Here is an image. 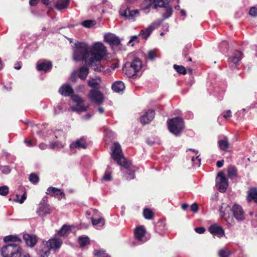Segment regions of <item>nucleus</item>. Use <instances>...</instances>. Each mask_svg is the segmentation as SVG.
<instances>
[{
  "instance_id": "obj_1",
  "label": "nucleus",
  "mask_w": 257,
  "mask_h": 257,
  "mask_svg": "<svg viewBox=\"0 0 257 257\" xmlns=\"http://www.w3.org/2000/svg\"><path fill=\"white\" fill-rule=\"evenodd\" d=\"M106 48L102 43L96 42L91 46L83 42L74 44L73 58L75 61H84L95 71H103L100 62L106 54Z\"/></svg>"
},
{
  "instance_id": "obj_2",
  "label": "nucleus",
  "mask_w": 257,
  "mask_h": 257,
  "mask_svg": "<svg viewBox=\"0 0 257 257\" xmlns=\"http://www.w3.org/2000/svg\"><path fill=\"white\" fill-rule=\"evenodd\" d=\"M111 151L112 153L111 155L112 159L115 161L119 165L127 169V172L125 176L126 179L127 180L134 179L135 178V173L130 169L131 164L123 157L121 152L120 145L117 143H114L111 148Z\"/></svg>"
},
{
  "instance_id": "obj_3",
  "label": "nucleus",
  "mask_w": 257,
  "mask_h": 257,
  "mask_svg": "<svg viewBox=\"0 0 257 257\" xmlns=\"http://www.w3.org/2000/svg\"><path fill=\"white\" fill-rule=\"evenodd\" d=\"M142 68V63L141 60L138 58H136L132 62H127L125 64L123 68V71L127 77L135 78L139 75Z\"/></svg>"
},
{
  "instance_id": "obj_4",
  "label": "nucleus",
  "mask_w": 257,
  "mask_h": 257,
  "mask_svg": "<svg viewBox=\"0 0 257 257\" xmlns=\"http://www.w3.org/2000/svg\"><path fill=\"white\" fill-rule=\"evenodd\" d=\"M169 131L175 136L179 135L184 128V122L180 117H175L167 121Z\"/></svg>"
},
{
  "instance_id": "obj_5",
  "label": "nucleus",
  "mask_w": 257,
  "mask_h": 257,
  "mask_svg": "<svg viewBox=\"0 0 257 257\" xmlns=\"http://www.w3.org/2000/svg\"><path fill=\"white\" fill-rule=\"evenodd\" d=\"M1 254L3 257H21V248L15 243H10L2 248Z\"/></svg>"
},
{
  "instance_id": "obj_6",
  "label": "nucleus",
  "mask_w": 257,
  "mask_h": 257,
  "mask_svg": "<svg viewBox=\"0 0 257 257\" xmlns=\"http://www.w3.org/2000/svg\"><path fill=\"white\" fill-rule=\"evenodd\" d=\"M62 243V240L57 238L51 239L49 241L43 243L44 248L40 251L39 253L40 257H48L51 249L59 248Z\"/></svg>"
},
{
  "instance_id": "obj_7",
  "label": "nucleus",
  "mask_w": 257,
  "mask_h": 257,
  "mask_svg": "<svg viewBox=\"0 0 257 257\" xmlns=\"http://www.w3.org/2000/svg\"><path fill=\"white\" fill-rule=\"evenodd\" d=\"M230 211H231V207L227 203H222L219 208L220 215L222 218H224L228 226L232 225L234 223L233 217L229 215Z\"/></svg>"
},
{
  "instance_id": "obj_8",
  "label": "nucleus",
  "mask_w": 257,
  "mask_h": 257,
  "mask_svg": "<svg viewBox=\"0 0 257 257\" xmlns=\"http://www.w3.org/2000/svg\"><path fill=\"white\" fill-rule=\"evenodd\" d=\"M71 99L75 103V105L71 107L72 111L80 113L87 110L88 105H85L83 99L79 96L76 95H72Z\"/></svg>"
},
{
  "instance_id": "obj_9",
  "label": "nucleus",
  "mask_w": 257,
  "mask_h": 257,
  "mask_svg": "<svg viewBox=\"0 0 257 257\" xmlns=\"http://www.w3.org/2000/svg\"><path fill=\"white\" fill-rule=\"evenodd\" d=\"M162 21L163 20H159L154 22L146 29L141 30L139 36L142 37L143 39L147 40L152 33V31L160 26Z\"/></svg>"
},
{
  "instance_id": "obj_10",
  "label": "nucleus",
  "mask_w": 257,
  "mask_h": 257,
  "mask_svg": "<svg viewBox=\"0 0 257 257\" xmlns=\"http://www.w3.org/2000/svg\"><path fill=\"white\" fill-rule=\"evenodd\" d=\"M51 208L47 203L46 198H43L39 203V207L37 210V213L41 217H44L46 215L50 214Z\"/></svg>"
},
{
  "instance_id": "obj_11",
  "label": "nucleus",
  "mask_w": 257,
  "mask_h": 257,
  "mask_svg": "<svg viewBox=\"0 0 257 257\" xmlns=\"http://www.w3.org/2000/svg\"><path fill=\"white\" fill-rule=\"evenodd\" d=\"M216 186L221 192H224L228 187V181L223 173L218 174L216 179Z\"/></svg>"
},
{
  "instance_id": "obj_12",
  "label": "nucleus",
  "mask_w": 257,
  "mask_h": 257,
  "mask_svg": "<svg viewBox=\"0 0 257 257\" xmlns=\"http://www.w3.org/2000/svg\"><path fill=\"white\" fill-rule=\"evenodd\" d=\"M231 211L234 217L238 221H241L245 219V213L241 206L234 204L231 207Z\"/></svg>"
},
{
  "instance_id": "obj_13",
  "label": "nucleus",
  "mask_w": 257,
  "mask_h": 257,
  "mask_svg": "<svg viewBox=\"0 0 257 257\" xmlns=\"http://www.w3.org/2000/svg\"><path fill=\"white\" fill-rule=\"evenodd\" d=\"M89 98L91 101L98 105L100 104L103 101V97L102 93L97 90H91L89 94Z\"/></svg>"
},
{
  "instance_id": "obj_14",
  "label": "nucleus",
  "mask_w": 257,
  "mask_h": 257,
  "mask_svg": "<svg viewBox=\"0 0 257 257\" xmlns=\"http://www.w3.org/2000/svg\"><path fill=\"white\" fill-rule=\"evenodd\" d=\"M139 10L131 11L128 8L126 9H121L119 11L120 15L126 19L135 20V18L139 15Z\"/></svg>"
},
{
  "instance_id": "obj_15",
  "label": "nucleus",
  "mask_w": 257,
  "mask_h": 257,
  "mask_svg": "<svg viewBox=\"0 0 257 257\" xmlns=\"http://www.w3.org/2000/svg\"><path fill=\"white\" fill-rule=\"evenodd\" d=\"M146 230L142 226L137 227L135 230V236L136 239L140 244L143 243L147 241L145 237Z\"/></svg>"
},
{
  "instance_id": "obj_16",
  "label": "nucleus",
  "mask_w": 257,
  "mask_h": 257,
  "mask_svg": "<svg viewBox=\"0 0 257 257\" xmlns=\"http://www.w3.org/2000/svg\"><path fill=\"white\" fill-rule=\"evenodd\" d=\"M209 230L211 234L219 238L225 236L224 231L222 227L218 225L217 224L211 225L209 228Z\"/></svg>"
},
{
  "instance_id": "obj_17",
  "label": "nucleus",
  "mask_w": 257,
  "mask_h": 257,
  "mask_svg": "<svg viewBox=\"0 0 257 257\" xmlns=\"http://www.w3.org/2000/svg\"><path fill=\"white\" fill-rule=\"evenodd\" d=\"M155 115V112L153 110H148L141 116V123L143 124L149 123L154 119Z\"/></svg>"
},
{
  "instance_id": "obj_18",
  "label": "nucleus",
  "mask_w": 257,
  "mask_h": 257,
  "mask_svg": "<svg viewBox=\"0 0 257 257\" xmlns=\"http://www.w3.org/2000/svg\"><path fill=\"white\" fill-rule=\"evenodd\" d=\"M52 63L49 61H39L37 64V68L38 71L47 72L51 69Z\"/></svg>"
},
{
  "instance_id": "obj_19",
  "label": "nucleus",
  "mask_w": 257,
  "mask_h": 257,
  "mask_svg": "<svg viewBox=\"0 0 257 257\" xmlns=\"http://www.w3.org/2000/svg\"><path fill=\"white\" fill-rule=\"evenodd\" d=\"M46 193L51 196L57 197L59 199H62L65 195L61 190L53 187H49L47 190Z\"/></svg>"
},
{
  "instance_id": "obj_20",
  "label": "nucleus",
  "mask_w": 257,
  "mask_h": 257,
  "mask_svg": "<svg viewBox=\"0 0 257 257\" xmlns=\"http://www.w3.org/2000/svg\"><path fill=\"white\" fill-rule=\"evenodd\" d=\"M104 40L106 42L112 46H117L119 45L120 42L118 37L111 33L105 34L104 35Z\"/></svg>"
},
{
  "instance_id": "obj_21",
  "label": "nucleus",
  "mask_w": 257,
  "mask_h": 257,
  "mask_svg": "<svg viewBox=\"0 0 257 257\" xmlns=\"http://www.w3.org/2000/svg\"><path fill=\"white\" fill-rule=\"evenodd\" d=\"M242 53L241 51H236L233 54L232 56L228 58V63L230 64H232L235 66L237 65L242 59Z\"/></svg>"
},
{
  "instance_id": "obj_22",
  "label": "nucleus",
  "mask_w": 257,
  "mask_h": 257,
  "mask_svg": "<svg viewBox=\"0 0 257 257\" xmlns=\"http://www.w3.org/2000/svg\"><path fill=\"white\" fill-rule=\"evenodd\" d=\"M23 238L26 244L31 247L34 246L37 242V236L34 235L25 234L23 235Z\"/></svg>"
},
{
  "instance_id": "obj_23",
  "label": "nucleus",
  "mask_w": 257,
  "mask_h": 257,
  "mask_svg": "<svg viewBox=\"0 0 257 257\" xmlns=\"http://www.w3.org/2000/svg\"><path fill=\"white\" fill-rule=\"evenodd\" d=\"M59 92L64 96H70L73 93L72 87L68 84L63 85L59 90Z\"/></svg>"
},
{
  "instance_id": "obj_24",
  "label": "nucleus",
  "mask_w": 257,
  "mask_h": 257,
  "mask_svg": "<svg viewBox=\"0 0 257 257\" xmlns=\"http://www.w3.org/2000/svg\"><path fill=\"white\" fill-rule=\"evenodd\" d=\"M70 148L71 149H85L86 148V144L84 139L81 138L71 144L70 145Z\"/></svg>"
},
{
  "instance_id": "obj_25",
  "label": "nucleus",
  "mask_w": 257,
  "mask_h": 257,
  "mask_svg": "<svg viewBox=\"0 0 257 257\" xmlns=\"http://www.w3.org/2000/svg\"><path fill=\"white\" fill-rule=\"evenodd\" d=\"M247 201H252L257 203V189L254 188H250L247 192Z\"/></svg>"
},
{
  "instance_id": "obj_26",
  "label": "nucleus",
  "mask_w": 257,
  "mask_h": 257,
  "mask_svg": "<svg viewBox=\"0 0 257 257\" xmlns=\"http://www.w3.org/2000/svg\"><path fill=\"white\" fill-rule=\"evenodd\" d=\"M152 0H144L141 6V9L144 11L146 14H149L150 10L151 8H153V6Z\"/></svg>"
},
{
  "instance_id": "obj_27",
  "label": "nucleus",
  "mask_w": 257,
  "mask_h": 257,
  "mask_svg": "<svg viewBox=\"0 0 257 257\" xmlns=\"http://www.w3.org/2000/svg\"><path fill=\"white\" fill-rule=\"evenodd\" d=\"M111 88L114 92L119 93L124 90L125 86L122 81H117L113 83Z\"/></svg>"
},
{
  "instance_id": "obj_28",
  "label": "nucleus",
  "mask_w": 257,
  "mask_h": 257,
  "mask_svg": "<svg viewBox=\"0 0 257 257\" xmlns=\"http://www.w3.org/2000/svg\"><path fill=\"white\" fill-rule=\"evenodd\" d=\"M69 0H58L55 7L58 10H62L67 8Z\"/></svg>"
},
{
  "instance_id": "obj_29",
  "label": "nucleus",
  "mask_w": 257,
  "mask_h": 257,
  "mask_svg": "<svg viewBox=\"0 0 257 257\" xmlns=\"http://www.w3.org/2000/svg\"><path fill=\"white\" fill-rule=\"evenodd\" d=\"M170 0H152L153 2V9H156L157 7H166V5H168Z\"/></svg>"
},
{
  "instance_id": "obj_30",
  "label": "nucleus",
  "mask_w": 257,
  "mask_h": 257,
  "mask_svg": "<svg viewBox=\"0 0 257 257\" xmlns=\"http://www.w3.org/2000/svg\"><path fill=\"white\" fill-rule=\"evenodd\" d=\"M89 73V69L86 66H83L79 69L78 77L82 80H85Z\"/></svg>"
},
{
  "instance_id": "obj_31",
  "label": "nucleus",
  "mask_w": 257,
  "mask_h": 257,
  "mask_svg": "<svg viewBox=\"0 0 257 257\" xmlns=\"http://www.w3.org/2000/svg\"><path fill=\"white\" fill-rule=\"evenodd\" d=\"M101 79L99 77L90 78L88 81V85L93 88H97L101 83Z\"/></svg>"
},
{
  "instance_id": "obj_32",
  "label": "nucleus",
  "mask_w": 257,
  "mask_h": 257,
  "mask_svg": "<svg viewBox=\"0 0 257 257\" xmlns=\"http://www.w3.org/2000/svg\"><path fill=\"white\" fill-rule=\"evenodd\" d=\"M71 232V226L64 225L61 229L59 230L58 233L59 235L62 236H67Z\"/></svg>"
},
{
  "instance_id": "obj_33",
  "label": "nucleus",
  "mask_w": 257,
  "mask_h": 257,
  "mask_svg": "<svg viewBox=\"0 0 257 257\" xmlns=\"http://www.w3.org/2000/svg\"><path fill=\"white\" fill-rule=\"evenodd\" d=\"M218 144L220 149L222 151H226L229 148V144L226 138L219 140Z\"/></svg>"
},
{
  "instance_id": "obj_34",
  "label": "nucleus",
  "mask_w": 257,
  "mask_h": 257,
  "mask_svg": "<svg viewBox=\"0 0 257 257\" xmlns=\"http://www.w3.org/2000/svg\"><path fill=\"white\" fill-rule=\"evenodd\" d=\"M92 223L93 225L98 227H102L104 224V220L103 218H99L97 219L91 218Z\"/></svg>"
},
{
  "instance_id": "obj_35",
  "label": "nucleus",
  "mask_w": 257,
  "mask_h": 257,
  "mask_svg": "<svg viewBox=\"0 0 257 257\" xmlns=\"http://www.w3.org/2000/svg\"><path fill=\"white\" fill-rule=\"evenodd\" d=\"M164 8H165V12L163 14V20L170 17L172 15L173 12L172 8L171 7H169L168 5H166V7Z\"/></svg>"
},
{
  "instance_id": "obj_36",
  "label": "nucleus",
  "mask_w": 257,
  "mask_h": 257,
  "mask_svg": "<svg viewBox=\"0 0 257 257\" xmlns=\"http://www.w3.org/2000/svg\"><path fill=\"white\" fill-rule=\"evenodd\" d=\"M81 24L85 28H90L96 24V22L94 20H87L83 21Z\"/></svg>"
},
{
  "instance_id": "obj_37",
  "label": "nucleus",
  "mask_w": 257,
  "mask_h": 257,
  "mask_svg": "<svg viewBox=\"0 0 257 257\" xmlns=\"http://www.w3.org/2000/svg\"><path fill=\"white\" fill-rule=\"evenodd\" d=\"M143 215L147 219H152L153 218L154 213L149 208H146L144 210Z\"/></svg>"
},
{
  "instance_id": "obj_38",
  "label": "nucleus",
  "mask_w": 257,
  "mask_h": 257,
  "mask_svg": "<svg viewBox=\"0 0 257 257\" xmlns=\"http://www.w3.org/2000/svg\"><path fill=\"white\" fill-rule=\"evenodd\" d=\"M64 146V144L63 143L59 142L58 141L52 142L50 144V148L52 149H54L56 148L61 149L63 148Z\"/></svg>"
},
{
  "instance_id": "obj_39",
  "label": "nucleus",
  "mask_w": 257,
  "mask_h": 257,
  "mask_svg": "<svg viewBox=\"0 0 257 257\" xmlns=\"http://www.w3.org/2000/svg\"><path fill=\"white\" fill-rule=\"evenodd\" d=\"M232 252L227 249H221L218 251V255L220 257H229Z\"/></svg>"
},
{
  "instance_id": "obj_40",
  "label": "nucleus",
  "mask_w": 257,
  "mask_h": 257,
  "mask_svg": "<svg viewBox=\"0 0 257 257\" xmlns=\"http://www.w3.org/2000/svg\"><path fill=\"white\" fill-rule=\"evenodd\" d=\"M79 242L80 245L84 247L89 243V238L87 236H80L79 237Z\"/></svg>"
},
{
  "instance_id": "obj_41",
  "label": "nucleus",
  "mask_w": 257,
  "mask_h": 257,
  "mask_svg": "<svg viewBox=\"0 0 257 257\" xmlns=\"http://www.w3.org/2000/svg\"><path fill=\"white\" fill-rule=\"evenodd\" d=\"M236 169L233 166H230L228 169V176L230 178H233L236 176Z\"/></svg>"
},
{
  "instance_id": "obj_42",
  "label": "nucleus",
  "mask_w": 257,
  "mask_h": 257,
  "mask_svg": "<svg viewBox=\"0 0 257 257\" xmlns=\"http://www.w3.org/2000/svg\"><path fill=\"white\" fill-rule=\"evenodd\" d=\"M174 68L177 72L180 74H185L186 73L185 67L182 66H179L175 64L174 65Z\"/></svg>"
},
{
  "instance_id": "obj_43",
  "label": "nucleus",
  "mask_w": 257,
  "mask_h": 257,
  "mask_svg": "<svg viewBox=\"0 0 257 257\" xmlns=\"http://www.w3.org/2000/svg\"><path fill=\"white\" fill-rule=\"evenodd\" d=\"M19 239V238L13 235H9L5 236L4 238V240L5 242H9V241H16Z\"/></svg>"
},
{
  "instance_id": "obj_44",
  "label": "nucleus",
  "mask_w": 257,
  "mask_h": 257,
  "mask_svg": "<svg viewBox=\"0 0 257 257\" xmlns=\"http://www.w3.org/2000/svg\"><path fill=\"white\" fill-rule=\"evenodd\" d=\"M29 180L33 183H36L39 181V177L36 174L32 173L29 176Z\"/></svg>"
},
{
  "instance_id": "obj_45",
  "label": "nucleus",
  "mask_w": 257,
  "mask_h": 257,
  "mask_svg": "<svg viewBox=\"0 0 257 257\" xmlns=\"http://www.w3.org/2000/svg\"><path fill=\"white\" fill-rule=\"evenodd\" d=\"M9 192V188L7 186L0 187V194L3 196L6 195Z\"/></svg>"
},
{
  "instance_id": "obj_46",
  "label": "nucleus",
  "mask_w": 257,
  "mask_h": 257,
  "mask_svg": "<svg viewBox=\"0 0 257 257\" xmlns=\"http://www.w3.org/2000/svg\"><path fill=\"white\" fill-rule=\"evenodd\" d=\"M96 257H110L104 251L100 250L95 253Z\"/></svg>"
},
{
  "instance_id": "obj_47",
  "label": "nucleus",
  "mask_w": 257,
  "mask_h": 257,
  "mask_svg": "<svg viewBox=\"0 0 257 257\" xmlns=\"http://www.w3.org/2000/svg\"><path fill=\"white\" fill-rule=\"evenodd\" d=\"M249 14L250 16L252 17H256L257 16V8L253 7H251L250 9Z\"/></svg>"
},
{
  "instance_id": "obj_48",
  "label": "nucleus",
  "mask_w": 257,
  "mask_h": 257,
  "mask_svg": "<svg viewBox=\"0 0 257 257\" xmlns=\"http://www.w3.org/2000/svg\"><path fill=\"white\" fill-rule=\"evenodd\" d=\"M222 115L224 118L227 119L228 118H229V117H231V116H232L231 111H230V110H228L226 111H224L222 113Z\"/></svg>"
},
{
  "instance_id": "obj_49",
  "label": "nucleus",
  "mask_w": 257,
  "mask_h": 257,
  "mask_svg": "<svg viewBox=\"0 0 257 257\" xmlns=\"http://www.w3.org/2000/svg\"><path fill=\"white\" fill-rule=\"evenodd\" d=\"M103 180L106 181H110L112 179L111 175L110 173L106 172L103 176Z\"/></svg>"
},
{
  "instance_id": "obj_50",
  "label": "nucleus",
  "mask_w": 257,
  "mask_h": 257,
  "mask_svg": "<svg viewBox=\"0 0 257 257\" xmlns=\"http://www.w3.org/2000/svg\"><path fill=\"white\" fill-rule=\"evenodd\" d=\"M16 197H17V199H15V201H19V202L20 203L22 204L24 202V201L26 200L27 196H26V193H24L23 194V195L22 196L21 199L19 201H18V199L19 198V195H17Z\"/></svg>"
},
{
  "instance_id": "obj_51",
  "label": "nucleus",
  "mask_w": 257,
  "mask_h": 257,
  "mask_svg": "<svg viewBox=\"0 0 257 257\" xmlns=\"http://www.w3.org/2000/svg\"><path fill=\"white\" fill-rule=\"evenodd\" d=\"M1 170L4 174H8L10 172V169L8 166H3L1 168Z\"/></svg>"
},
{
  "instance_id": "obj_52",
  "label": "nucleus",
  "mask_w": 257,
  "mask_h": 257,
  "mask_svg": "<svg viewBox=\"0 0 257 257\" xmlns=\"http://www.w3.org/2000/svg\"><path fill=\"white\" fill-rule=\"evenodd\" d=\"M139 41L138 36L137 35L133 36L131 37L128 43L131 44L133 42L138 43Z\"/></svg>"
},
{
  "instance_id": "obj_53",
  "label": "nucleus",
  "mask_w": 257,
  "mask_h": 257,
  "mask_svg": "<svg viewBox=\"0 0 257 257\" xmlns=\"http://www.w3.org/2000/svg\"><path fill=\"white\" fill-rule=\"evenodd\" d=\"M148 57L150 59L153 60L156 57L155 52L153 50L150 51L148 53Z\"/></svg>"
},
{
  "instance_id": "obj_54",
  "label": "nucleus",
  "mask_w": 257,
  "mask_h": 257,
  "mask_svg": "<svg viewBox=\"0 0 257 257\" xmlns=\"http://www.w3.org/2000/svg\"><path fill=\"white\" fill-rule=\"evenodd\" d=\"M195 230L196 232L201 234L204 232L205 229L203 227H200L195 228Z\"/></svg>"
},
{
  "instance_id": "obj_55",
  "label": "nucleus",
  "mask_w": 257,
  "mask_h": 257,
  "mask_svg": "<svg viewBox=\"0 0 257 257\" xmlns=\"http://www.w3.org/2000/svg\"><path fill=\"white\" fill-rule=\"evenodd\" d=\"M70 79L72 82H74L76 81V80L77 79V77L76 75V73L75 72H74L71 74Z\"/></svg>"
},
{
  "instance_id": "obj_56",
  "label": "nucleus",
  "mask_w": 257,
  "mask_h": 257,
  "mask_svg": "<svg viewBox=\"0 0 257 257\" xmlns=\"http://www.w3.org/2000/svg\"><path fill=\"white\" fill-rule=\"evenodd\" d=\"M198 206L197 203L193 204L191 206V210L194 212H196L198 211Z\"/></svg>"
},
{
  "instance_id": "obj_57",
  "label": "nucleus",
  "mask_w": 257,
  "mask_h": 257,
  "mask_svg": "<svg viewBox=\"0 0 257 257\" xmlns=\"http://www.w3.org/2000/svg\"><path fill=\"white\" fill-rule=\"evenodd\" d=\"M40 0H30L29 3L30 5L35 6H36L38 3L39 2Z\"/></svg>"
},
{
  "instance_id": "obj_58",
  "label": "nucleus",
  "mask_w": 257,
  "mask_h": 257,
  "mask_svg": "<svg viewBox=\"0 0 257 257\" xmlns=\"http://www.w3.org/2000/svg\"><path fill=\"white\" fill-rule=\"evenodd\" d=\"M199 155H198L196 158H195L194 157H192V162H194L195 159H197L198 161V166H199L200 165V164H201V159L199 158Z\"/></svg>"
},
{
  "instance_id": "obj_59",
  "label": "nucleus",
  "mask_w": 257,
  "mask_h": 257,
  "mask_svg": "<svg viewBox=\"0 0 257 257\" xmlns=\"http://www.w3.org/2000/svg\"><path fill=\"white\" fill-rule=\"evenodd\" d=\"M62 109V108L61 107V105H59L57 106V107L56 108H55V110H54L55 113L56 114L58 113Z\"/></svg>"
},
{
  "instance_id": "obj_60",
  "label": "nucleus",
  "mask_w": 257,
  "mask_h": 257,
  "mask_svg": "<svg viewBox=\"0 0 257 257\" xmlns=\"http://www.w3.org/2000/svg\"><path fill=\"white\" fill-rule=\"evenodd\" d=\"M92 114H90V113H88L85 115H83L82 116V118L84 120H88L89 119V118H91V117L92 116Z\"/></svg>"
},
{
  "instance_id": "obj_61",
  "label": "nucleus",
  "mask_w": 257,
  "mask_h": 257,
  "mask_svg": "<svg viewBox=\"0 0 257 257\" xmlns=\"http://www.w3.org/2000/svg\"><path fill=\"white\" fill-rule=\"evenodd\" d=\"M39 148L41 150H45L47 148V145L44 143H41L39 145Z\"/></svg>"
},
{
  "instance_id": "obj_62",
  "label": "nucleus",
  "mask_w": 257,
  "mask_h": 257,
  "mask_svg": "<svg viewBox=\"0 0 257 257\" xmlns=\"http://www.w3.org/2000/svg\"><path fill=\"white\" fill-rule=\"evenodd\" d=\"M223 160L222 161H218L216 163L217 167L218 168H221L223 166Z\"/></svg>"
},
{
  "instance_id": "obj_63",
  "label": "nucleus",
  "mask_w": 257,
  "mask_h": 257,
  "mask_svg": "<svg viewBox=\"0 0 257 257\" xmlns=\"http://www.w3.org/2000/svg\"><path fill=\"white\" fill-rule=\"evenodd\" d=\"M25 143L27 144V146L29 147H32L33 146L32 142L31 140H25Z\"/></svg>"
},
{
  "instance_id": "obj_64",
  "label": "nucleus",
  "mask_w": 257,
  "mask_h": 257,
  "mask_svg": "<svg viewBox=\"0 0 257 257\" xmlns=\"http://www.w3.org/2000/svg\"><path fill=\"white\" fill-rule=\"evenodd\" d=\"M227 42L226 41H223L222 42L220 45H219V47L220 48V49H222L223 48V47L224 46H227Z\"/></svg>"
}]
</instances>
